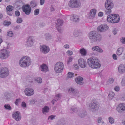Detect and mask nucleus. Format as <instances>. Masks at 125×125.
I'll use <instances>...</instances> for the list:
<instances>
[{
  "label": "nucleus",
  "mask_w": 125,
  "mask_h": 125,
  "mask_svg": "<svg viewBox=\"0 0 125 125\" xmlns=\"http://www.w3.org/2000/svg\"><path fill=\"white\" fill-rule=\"evenodd\" d=\"M31 59L27 56H24L22 57L19 61V65L22 68L28 67L31 65Z\"/></svg>",
  "instance_id": "nucleus-1"
},
{
  "label": "nucleus",
  "mask_w": 125,
  "mask_h": 125,
  "mask_svg": "<svg viewBox=\"0 0 125 125\" xmlns=\"http://www.w3.org/2000/svg\"><path fill=\"white\" fill-rule=\"evenodd\" d=\"M99 62V60L97 58L94 59L90 58L88 59L87 63L91 67L97 69L99 68L101 66V64Z\"/></svg>",
  "instance_id": "nucleus-2"
},
{
  "label": "nucleus",
  "mask_w": 125,
  "mask_h": 125,
  "mask_svg": "<svg viewBox=\"0 0 125 125\" xmlns=\"http://www.w3.org/2000/svg\"><path fill=\"white\" fill-rule=\"evenodd\" d=\"M105 6L106 8L104 11L105 14L109 15L112 12L111 9L114 7V4L110 0H107L105 2Z\"/></svg>",
  "instance_id": "nucleus-3"
},
{
  "label": "nucleus",
  "mask_w": 125,
  "mask_h": 125,
  "mask_svg": "<svg viewBox=\"0 0 125 125\" xmlns=\"http://www.w3.org/2000/svg\"><path fill=\"white\" fill-rule=\"evenodd\" d=\"M107 20L109 22L112 23H117L119 22L120 17L117 14H111L108 16Z\"/></svg>",
  "instance_id": "nucleus-4"
},
{
  "label": "nucleus",
  "mask_w": 125,
  "mask_h": 125,
  "mask_svg": "<svg viewBox=\"0 0 125 125\" xmlns=\"http://www.w3.org/2000/svg\"><path fill=\"white\" fill-rule=\"evenodd\" d=\"M10 55V52L6 49H3L0 51V59L3 60L8 58Z\"/></svg>",
  "instance_id": "nucleus-5"
},
{
  "label": "nucleus",
  "mask_w": 125,
  "mask_h": 125,
  "mask_svg": "<svg viewBox=\"0 0 125 125\" xmlns=\"http://www.w3.org/2000/svg\"><path fill=\"white\" fill-rule=\"evenodd\" d=\"M81 5L79 0H71L69 3V7L72 8H78L80 7Z\"/></svg>",
  "instance_id": "nucleus-6"
},
{
  "label": "nucleus",
  "mask_w": 125,
  "mask_h": 125,
  "mask_svg": "<svg viewBox=\"0 0 125 125\" xmlns=\"http://www.w3.org/2000/svg\"><path fill=\"white\" fill-rule=\"evenodd\" d=\"M64 68V66L63 63L61 62H59L55 65L54 69L56 73H60L62 72Z\"/></svg>",
  "instance_id": "nucleus-7"
},
{
  "label": "nucleus",
  "mask_w": 125,
  "mask_h": 125,
  "mask_svg": "<svg viewBox=\"0 0 125 125\" xmlns=\"http://www.w3.org/2000/svg\"><path fill=\"white\" fill-rule=\"evenodd\" d=\"M9 71L6 67H2L0 69V77L5 78L9 75Z\"/></svg>",
  "instance_id": "nucleus-8"
},
{
  "label": "nucleus",
  "mask_w": 125,
  "mask_h": 125,
  "mask_svg": "<svg viewBox=\"0 0 125 125\" xmlns=\"http://www.w3.org/2000/svg\"><path fill=\"white\" fill-rule=\"evenodd\" d=\"M22 8L23 11L26 15H29L31 13V9L29 5H24L23 6Z\"/></svg>",
  "instance_id": "nucleus-9"
},
{
  "label": "nucleus",
  "mask_w": 125,
  "mask_h": 125,
  "mask_svg": "<svg viewBox=\"0 0 125 125\" xmlns=\"http://www.w3.org/2000/svg\"><path fill=\"white\" fill-rule=\"evenodd\" d=\"M63 24V20L60 19L57 20L56 22V26L57 30L59 32H61L62 31L61 26Z\"/></svg>",
  "instance_id": "nucleus-10"
},
{
  "label": "nucleus",
  "mask_w": 125,
  "mask_h": 125,
  "mask_svg": "<svg viewBox=\"0 0 125 125\" xmlns=\"http://www.w3.org/2000/svg\"><path fill=\"white\" fill-rule=\"evenodd\" d=\"M116 110L120 113H125V104H119L116 107Z\"/></svg>",
  "instance_id": "nucleus-11"
},
{
  "label": "nucleus",
  "mask_w": 125,
  "mask_h": 125,
  "mask_svg": "<svg viewBox=\"0 0 125 125\" xmlns=\"http://www.w3.org/2000/svg\"><path fill=\"white\" fill-rule=\"evenodd\" d=\"M108 28V26L106 24H104L99 26L97 30L100 32H104L107 30Z\"/></svg>",
  "instance_id": "nucleus-12"
},
{
  "label": "nucleus",
  "mask_w": 125,
  "mask_h": 125,
  "mask_svg": "<svg viewBox=\"0 0 125 125\" xmlns=\"http://www.w3.org/2000/svg\"><path fill=\"white\" fill-rule=\"evenodd\" d=\"M25 94L28 96H31L34 94V91L31 88H28L25 90Z\"/></svg>",
  "instance_id": "nucleus-13"
},
{
  "label": "nucleus",
  "mask_w": 125,
  "mask_h": 125,
  "mask_svg": "<svg viewBox=\"0 0 125 125\" xmlns=\"http://www.w3.org/2000/svg\"><path fill=\"white\" fill-rule=\"evenodd\" d=\"M26 45L29 47H31L33 44L34 41L32 36H30L27 39Z\"/></svg>",
  "instance_id": "nucleus-14"
},
{
  "label": "nucleus",
  "mask_w": 125,
  "mask_h": 125,
  "mask_svg": "<svg viewBox=\"0 0 125 125\" xmlns=\"http://www.w3.org/2000/svg\"><path fill=\"white\" fill-rule=\"evenodd\" d=\"M13 118L17 121L20 120L21 118V114L19 111L14 112L12 115Z\"/></svg>",
  "instance_id": "nucleus-15"
},
{
  "label": "nucleus",
  "mask_w": 125,
  "mask_h": 125,
  "mask_svg": "<svg viewBox=\"0 0 125 125\" xmlns=\"http://www.w3.org/2000/svg\"><path fill=\"white\" fill-rule=\"evenodd\" d=\"M96 34V32L94 31H92L90 32L89 34V39L92 42H95V38Z\"/></svg>",
  "instance_id": "nucleus-16"
},
{
  "label": "nucleus",
  "mask_w": 125,
  "mask_h": 125,
  "mask_svg": "<svg viewBox=\"0 0 125 125\" xmlns=\"http://www.w3.org/2000/svg\"><path fill=\"white\" fill-rule=\"evenodd\" d=\"M79 64L82 68H85L86 65V62L83 59H80L78 61Z\"/></svg>",
  "instance_id": "nucleus-17"
},
{
  "label": "nucleus",
  "mask_w": 125,
  "mask_h": 125,
  "mask_svg": "<svg viewBox=\"0 0 125 125\" xmlns=\"http://www.w3.org/2000/svg\"><path fill=\"white\" fill-rule=\"evenodd\" d=\"M40 49L41 51L44 53H47L50 51L49 47L45 45H43L41 46Z\"/></svg>",
  "instance_id": "nucleus-18"
},
{
  "label": "nucleus",
  "mask_w": 125,
  "mask_h": 125,
  "mask_svg": "<svg viewBox=\"0 0 125 125\" xmlns=\"http://www.w3.org/2000/svg\"><path fill=\"white\" fill-rule=\"evenodd\" d=\"M90 108L92 109L93 112L94 111L97 110L98 108V105L96 102H94L93 103H91L89 105Z\"/></svg>",
  "instance_id": "nucleus-19"
},
{
  "label": "nucleus",
  "mask_w": 125,
  "mask_h": 125,
  "mask_svg": "<svg viewBox=\"0 0 125 125\" xmlns=\"http://www.w3.org/2000/svg\"><path fill=\"white\" fill-rule=\"evenodd\" d=\"M68 92L69 93L74 96L77 95L78 94V92L76 89L73 88H70L69 89Z\"/></svg>",
  "instance_id": "nucleus-20"
},
{
  "label": "nucleus",
  "mask_w": 125,
  "mask_h": 125,
  "mask_svg": "<svg viewBox=\"0 0 125 125\" xmlns=\"http://www.w3.org/2000/svg\"><path fill=\"white\" fill-rule=\"evenodd\" d=\"M96 11V10L95 9H92L90 10L89 14V19H93L95 17Z\"/></svg>",
  "instance_id": "nucleus-21"
},
{
  "label": "nucleus",
  "mask_w": 125,
  "mask_h": 125,
  "mask_svg": "<svg viewBox=\"0 0 125 125\" xmlns=\"http://www.w3.org/2000/svg\"><path fill=\"white\" fill-rule=\"evenodd\" d=\"M118 71L121 74L124 73L125 72V67L123 64L120 65L118 68Z\"/></svg>",
  "instance_id": "nucleus-22"
},
{
  "label": "nucleus",
  "mask_w": 125,
  "mask_h": 125,
  "mask_svg": "<svg viewBox=\"0 0 125 125\" xmlns=\"http://www.w3.org/2000/svg\"><path fill=\"white\" fill-rule=\"evenodd\" d=\"M83 78L81 77H78L75 79V81L76 83L80 85H83L84 83L83 82Z\"/></svg>",
  "instance_id": "nucleus-23"
},
{
  "label": "nucleus",
  "mask_w": 125,
  "mask_h": 125,
  "mask_svg": "<svg viewBox=\"0 0 125 125\" xmlns=\"http://www.w3.org/2000/svg\"><path fill=\"white\" fill-rule=\"evenodd\" d=\"M40 69L44 72H46L48 71V68L45 64H43L40 66Z\"/></svg>",
  "instance_id": "nucleus-24"
},
{
  "label": "nucleus",
  "mask_w": 125,
  "mask_h": 125,
  "mask_svg": "<svg viewBox=\"0 0 125 125\" xmlns=\"http://www.w3.org/2000/svg\"><path fill=\"white\" fill-rule=\"evenodd\" d=\"M92 50L93 51H96L100 53H102L103 52V50L99 47L97 46L93 47L92 48Z\"/></svg>",
  "instance_id": "nucleus-25"
},
{
  "label": "nucleus",
  "mask_w": 125,
  "mask_h": 125,
  "mask_svg": "<svg viewBox=\"0 0 125 125\" xmlns=\"http://www.w3.org/2000/svg\"><path fill=\"white\" fill-rule=\"evenodd\" d=\"M49 108L48 106H45L42 109V113L44 114H46V113L49 111Z\"/></svg>",
  "instance_id": "nucleus-26"
},
{
  "label": "nucleus",
  "mask_w": 125,
  "mask_h": 125,
  "mask_svg": "<svg viewBox=\"0 0 125 125\" xmlns=\"http://www.w3.org/2000/svg\"><path fill=\"white\" fill-rule=\"evenodd\" d=\"M124 50L123 48L122 47H120L118 49H117L116 54L118 55H120L122 54Z\"/></svg>",
  "instance_id": "nucleus-27"
},
{
  "label": "nucleus",
  "mask_w": 125,
  "mask_h": 125,
  "mask_svg": "<svg viewBox=\"0 0 125 125\" xmlns=\"http://www.w3.org/2000/svg\"><path fill=\"white\" fill-rule=\"evenodd\" d=\"M80 52L82 55L85 56L87 52L86 50L84 49L83 48L80 49Z\"/></svg>",
  "instance_id": "nucleus-28"
},
{
  "label": "nucleus",
  "mask_w": 125,
  "mask_h": 125,
  "mask_svg": "<svg viewBox=\"0 0 125 125\" xmlns=\"http://www.w3.org/2000/svg\"><path fill=\"white\" fill-rule=\"evenodd\" d=\"M45 37L47 40H49L51 39L52 36L51 35L48 33H46L44 35Z\"/></svg>",
  "instance_id": "nucleus-29"
},
{
  "label": "nucleus",
  "mask_w": 125,
  "mask_h": 125,
  "mask_svg": "<svg viewBox=\"0 0 125 125\" xmlns=\"http://www.w3.org/2000/svg\"><path fill=\"white\" fill-rule=\"evenodd\" d=\"M80 33V31L78 30H75L73 32V35L75 37H77L79 36Z\"/></svg>",
  "instance_id": "nucleus-30"
},
{
  "label": "nucleus",
  "mask_w": 125,
  "mask_h": 125,
  "mask_svg": "<svg viewBox=\"0 0 125 125\" xmlns=\"http://www.w3.org/2000/svg\"><path fill=\"white\" fill-rule=\"evenodd\" d=\"M73 20L74 21L77 22L79 20V17L76 15H74L73 16Z\"/></svg>",
  "instance_id": "nucleus-31"
},
{
  "label": "nucleus",
  "mask_w": 125,
  "mask_h": 125,
  "mask_svg": "<svg viewBox=\"0 0 125 125\" xmlns=\"http://www.w3.org/2000/svg\"><path fill=\"white\" fill-rule=\"evenodd\" d=\"M102 39V36H101L99 34L97 35H96V37L95 40V42L96 41L100 42V41Z\"/></svg>",
  "instance_id": "nucleus-32"
},
{
  "label": "nucleus",
  "mask_w": 125,
  "mask_h": 125,
  "mask_svg": "<svg viewBox=\"0 0 125 125\" xmlns=\"http://www.w3.org/2000/svg\"><path fill=\"white\" fill-rule=\"evenodd\" d=\"M87 112L84 111L82 112H81L79 114V115L82 118H83L85 116L87 115Z\"/></svg>",
  "instance_id": "nucleus-33"
},
{
  "label": "nucleus",
  "mask_w": 125,
  "mask_h": 125,
  "mask_svg": "<svg viewBox=\"0 0 125 125\" xmlns=\"http://www.w3.org/2000/svg\"><path fill=\"white\" fill-rule=\"evenodd\" d=\"M78 111V110L76 107H72L71 108V112L72 113H76Z\"/></svg>",
  "instance_id": "nucleus-34"
},
{
  "label": "nucleus",
  "mask_w": 125,
  "mask_h": 125,
  "mask_svg": "<svg viewBox=\"0 0 125 125\" xmlns=\"http://www.w3.org/2000/svg\"><path fill=\"white\" fill-rule=\"evenodd\" d=\"M109 121V123L111 124L114 123L115 120L114 118L112 117H110L108 118Z\"/></svg>",
  "instance_id": "nucleus-35"
},
{
  "label": "nucleus",
  "mask_w": 125,
  "mask_h": 125,
  "mask_svg": "<svg viewBox=\"0 0 125 125\" xmlns=\"http://www.w3.org/2000/svg\"><path fill=\"white\" fill-rule=\"evenodd\" d=\"M115 95L114 93L112 92H110L108 95V96L110 99H112L114 97Z\"/></svg>",
  "instance_id": "nucleus-36"
},
{
  "label": "nucleus",
  "mask_w": 125,
  "mask_h": 125,
  "mask_svg": "<svg viewBox=\"0 0 125 125\" xmlns=\"http://www.w3.org/2000/svg\"><path fill=\"white\" fill-rule=\"evenodd\" d=\"M114 81V80L112 78L109 79L107 82V84H109L113 83Z\"/></svg>",
  "instance_id": "nucleus-37"
},
{
  "label": "nucleus",
  "mask_w": 125,
  "mask_h": 125,
  "mask_svg": "<svg viewBox=\"0 0 125 125\" xmlns=\"http://www.w3.org/2000/svg\"><path fill=\"white\" fill-rule=\"evenodd\" d=\"M13 9V7L9 5L7 7V10L10 11H11Z\"/></svg>",
  "instance_id": "nucleus-38"
},
{
  "label": "nucleus",
  "mask_w": 125,
  "mask_h": 125,
  "mask_svg": "<svg viewBox=\"0 0 125 125\" xmlns=\"http://www.w3.org/2000/svg\"><path fill=\"white\" fill-rule=\"evenodd\" d=\"M30 5L32 8H34L36 6V3L34 1H32L30 3Z\"/></svg>",
  "instance_id": "nucleus-39"
},
{
  "label": "nucleus",
  "mask_w": 125,
  "mask_h": 125,
  "mask_svg": "<svg viewBox=\"0 0 125 125\" xmlns=\"http://www.w3.org/2000/svg\"><path fill=\"white\" fill-rule=\"evenodd\" d=\"M4 107L6 109L9 110H10L11 109V108L9 104H5L4 105Z\"/></svg>",
  "instance_id": "nucleus-40"
},
{
  "label": "nucleus",
  "mask_w": 125,
  "mask_h": 125,
  "mask_svg": "<svg viewBox=\"0 0 125 125\" xmlns=\"http://www.w3.org/2000/svg\"><path fill=\"white\" fill-rule=\"evenodd\" d=\"M36 81L38 83H41L42 82V79L40 77H38L35 79Z\"/></svg>",
  "instance_id": "nucleus-41"
},
{
  "label": "nucleus",
  "mask_w": 125,
  "mask_h": 125,
  "mask_svg": "<svg viewBox=\"0 0 125 125\" xmlns=\"http://www.w3.org/2000/svg\"><path fill=\"white\" fill-rule=\"evenodd\" d=\"M13 35V33L12 31H9L7 32V35L9 37H12Z\"/></svg>",
  "instance_id": "nucleus-42"
},
{
  "label": "nucleus",
  "mask_w": 125,
  "mask_h": 125,
  "mask_svg": "<svg viewBox=\"0 0 125 125\" xmlns=\"http://www.w3.org/2000/svg\"><path fill=\"white\" fill-rule=\"evenodd\" d=\"M74 74L72 73L69 72L68 73V77L70 78L73 77Z\"/></svg>",
  "instance_id": "nucleus-43"
},
{
  "label": "nucleus",
  "mask_w": 125,
  "mask_h": 125,
  "mask_svg": "<svg viewBox=\"0 0 125 125\" xmlns=\"http://www.w3.org/2000/svg\"><path fill=\"white\" fill-rule=\"evenodd\" d=\"M61 96V94H57L55 97V99H56L57 101L60 98Z\"/></svg>",
  "instance_id": "nucleus-44"
},
{
  "label": "nucleus",
  "mask_w": 125,
  "mask_h": 125,
  "mask_svg": "<svg viewBox=\"0 0 125 125\" xmlns=\"http://www.w3.org/2000/svg\"><path fill=\"white\" fill-rule=\"evenodd\" d=\"M97 123H101L102 124L104 123V122L102 120V118L101 117H99L98 118Z\"/></svg>",
  "instance_id": "nucleus-45"
},
{
  "label": "nucleus",
  "mask_w": 125,
  "mask_h": 125,
  "mask_svg": "<svg viewBox=\"0 0 125 125\" xmlns=\"http://www.w3.org/2000/svg\"><path fill=\"white\" fill-rule=\"evenodd\" d=\"M39 9H36L34 11V14L35 15H38L39 13Z\"/></svg>",
  "instance_id": "nucleus-46"
},
{
  "label": "nucleus",
  "mask_w": 125,
  "mask_h": 125,
  "mask_svg": "<svg viewBox=\"0 0 125 125\" xmlns=\"http://www.w3.org/2000/svg\"><path fill=\"white\" fill-rule=\"evenodd\" d=\"M11 24V22L8 21H5L4 23V24L5 26H9Z\"/></svg>",
  "instance_id": "nucleus-47"
},
{
  "label": "nucleus",
  "mask_w": 125,
  "mask_h": 125,
  "mask_svg": "<svg viewBox=\"0 0 125 125\" xmlns=\"http://www.w3.org/2000/svg\"><path fill=\"white\" fill-rule=\"evenodd\" d=\"M22 22V19L19 17H18L17 20L16 22L18 23H21Z\"/></svg>",
  "instance_id": "nucleus-48"
},
{
  "label": "nucleus",
  "mask_w": 125,
  "mask_h": 125,
  "mask_svg": "<svg viewBox=\"0 0 125 125\" xmlns=\"http://www.w3.org/2000/svg\"><path fill=\"white\" fill-rule=\"evenodd\" d=\"M121 83L122 86H125V77H124L122 80Z\"/></svg>",
  "instance_id": "nucleus-49"
},
{
  "label": "nucleus",
  "mask_w": 125,
  "mask_h": 125,
  "mask_svg": "<svg viewBox=\"0 0 125 125\" xmlns=\"http://www.w3.org/2000/svg\"><path fill=\"white\" fill-rule=\"evenodd\" d=\"M45 25V24L43 22H40L39 23V26L40 27L42 28Z\"/></svg>",
  "instance_id": "nucleus-50"
},
{
  "label": "nucleus",
  "mask_w": 125,
  "mask_h": 125,
  "mask_svg": "<svg viewBox=\"0 0 125 125\" xmlns=\"http://www.w3.org/2000/svg\"><path fill=\"white\" fill-rule=\"evenodd\" d=\"M121 41L122 43L123 44H125V38L123 37L121 38Z\"/></svg>",
  "instance_id": "nucleus-51"
},
{
  "label": "nucleus",
  "mask_w": 125,
  "mask_h": 125,
  "mask_svg": "<svg viewBox=\"0 0 125 125\" xmlns=\"http://www.w3.org/2000/svg\"><path fill=\"white\" fill-rule=\"evenodd\" d=\"M55 116L53 115H52L49 116L48 117V119H50L51 120H52L54 119Z\"/></svg>",
  "instance_id": "nucleus-52"
},
{
  "label": "nucleus",
  "mask_w": 125,
  "mask_h": 125,
  "mask_svg": "<svg viewBox=\"0 0 125 125\" xmlns=\"http://www.w3.org/2000/svg\"><path fill=\"white\" fill-rule=\"evenodd\" d=\"M59 124L60 125H65V123L63 121H59Z\"/></svg>",
  "instance_id": "nucleus-53"
},
{
  "label": "nucleus",
  "mask_w": 125,
  "mask_h": 125,
  "mask_svg": "<svg viewBox=\"0 0 125 125\" xmlns=\"http://www.w3.org/2000/svg\"><path fill=\"white\" fill-rule=\"evenodd\" d=\"M73 59V58L72 57H70L68 60L67 63L69 64L70 62H71Z\"/></svg>",
  "instance_id": "nucleus-54"
},
{
  "label": "nucleus",
  "mask_w": 125,
  "mask_h": 125,
  "mask_svg": "<svg viewBox=\"0 0 125 125\" xmlns=\"http://www.w3.org/2000/svg\"><path fill=\"white\" fill-rule=\"evenodd\" d=\"M117 29H114L113 30V33L115 35L117 33Z\"/></svg>",
  "instance_id": "nucleus-55"
},
{
  "label": "nucleus",
  "mask_w": 125,
  "mask_h": 125,
  "mask_svg": "<svg viewBox=\"0 0 125 125\" xmlns=\"http://www.w3.org/2000/svg\"><path fill=\"white\" fill-rule=\"evenodd\" d=\"M115 90L116 91H118L120 90V88L119 86H116L114 88Z\"/></svg>",
  "instance_id": "nucleus-56"
},
{
  "label": "nucleus",
  "mask_w": 125,
  "mask_h": 125,
  "mask_svg": "<svg viewBox=\"0 0 125 125\" xmlns=\"http://www.w3.org/2000/svg\"><path fill=\"white\" fill-rule=\"evenodd\" d=\"M67 53L68 55H71L73 54V52L72 51L69 50L67 52Z\"/></svg>",
  "instance_id": "nucleus-57"
},
{
  "label": "nucleus",
  "mask_w": 125,
  "mask_h": 125,
  "mask_svg": "<svg viewBox=\"0 0 125 125\" xmlns=\"http://www.w3.org/2000/svg\"><path fill=\"white\" fill-rule=\"evenodd\" d=\"M45 0H40V3L41 5H43L44 3Z\"/></svg>",
  "instance_id": "nucleus-58"
},
{
  "label": "nucleus",
  "mask_w": 125,
  "mask_h": 125,
  "mask_svg": "<svg viewBox=\"0 0 125 125\" xmlns=\"http://www.w3.org/2000/svg\"><path fill=\"white\" fill-rule=\"evenodd\" d=\"M15 14L17 16H19L20 15V12L19 10L16 11L15 12Z\"/></svg>",
  "instance_id": "nucleus-59"
},
{
  "label": "nucleus",
  "mask_w": 125,
  "mask_h": 125,
  "mask_svg": "<svg viewBox=\"0 0 125 125\" xmlns=\"http://www.w3.org/2000/svg\"><path fill=\"white\" fill-rule=\"evenodd\" d=\"M37 101L34 99L31 100L30 101V103L31 104H34Z\"/></svg>",
  "instance_id": "nucleus-60"
},
{
  "label": "nucleus",
  "mask_w": 125,
  "mask_h": 125,
  "mask_svg": "<svg viewBox=\"0 0 125 125\" xmlns=\"http://www.w3.org/2000/svg\"><path fill=\"white\" fill-rule=\"evenodd\" d=\"M113 58L114 60H116L117 59V56L115 54H114L113 55Z\"/></svg>",
  "instance_id": "nucleus-61"
},
{
  "label": "nucleus",
  "mask_w": 125,
  "mask_h": 125,
  "mask_svg": "<svg viewBox=\"0 0 125 125\" xmlns=\"http://www.w3.org/2000/svg\"><path fill=\"white\" fill-rule=\"evenodd\" d=\"M20 99H17L15 102V104L16 105H18L19 102L20 101Z\"/></svg>",
  "instance_id": "nucleus-62"
},
{
  "label": "nucleus",
  "mask_w": 125,
  "mask_h": 125,
  "mask_svg": "<svg viewBox=\"0 0 125 125\" xmlns=\"http://www.w3.org/2000/svg\"><path fill=\"white\" fill-rule=\"evenodd\" d=\"M103 13L102 12H99L98 14V15L99 16L101 17L103 16Z\"/></svg>",
  "instance_id": "nucleus-63"
},
{
  "label": "nucleus",
  "mask_w": 125,
  "mask_h": 125,
  "mask_svg": "<svg viewBox=\"0 0 125 125\" xmlns=\"http://www.w3.org/2000/svg\"><path fill=\"white\" fill-rule=\"evenodd\" d=\"M64 47L65 49H67L69 48V46L68 44H66L64 46Z\"/></svg>",
  "instance_id": "nucleus-64"
}]
</instances>
